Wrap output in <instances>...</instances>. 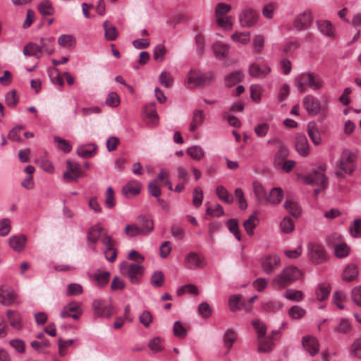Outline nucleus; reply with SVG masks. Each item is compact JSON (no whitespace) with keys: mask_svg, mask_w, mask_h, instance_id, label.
Returning <instances> with one entry per match:
<instances>
[{"mask_svg":"<svg viewBox=\"0 0 361 361\" xmlns=\"http://www.w3.org/2000/svg\"><path fill=\"white\" fill-rule=\"evenodd\" d=\"M187 154L196 161L200 160L204 156L203 149L198 145H194L187 149Z\"/></svg>","mask_w":361,"mask_h":361,"instance_id":"42","label":"nucleus"},{"mask_svg":"<svg viewBox=\"0 0 361 361\" xmlns=\"http://www.w3.org/2000/svg\"><path fill=\"white\" fill-rule=\"evenodd\" d=\"M105 205L109 208H113L116 204L115 194L113 188L109 187L105 193Z\"/></svg>","mask_w":361,"mask_h":361,"instance_id":"57","label":"nucleus"},{"mask_svg":"<svg viewBox=\"0 0 361 361\" xmlns=\"http://www.w3.org/2000/svg\"><path fill=\"white\" fill-rule=\"evenodd\" d=\"M228 303L231 311L235 312L240 310L242 308L241 305H243L241 295H231L229 298Z\"/></svg>","mask_w":361,"mask_h":361,"instance_id":"55","label":"nucleus"},{"mask_svg":"<svg viewBox=\"0 0 361 361\" xmlns=\"http://www.w3.org/2000/svg\"><path fill=\"white\" fill-rule=\"evenodd\" d=\"M148 347L153 353H159L164 348V341L160 337H154L149 341Z\"/></svg>","mask_w":361,"mask_h":361,"instance_id":"44","label":"nucleus"},{"mask_svg":"<svg viewBox=\"0 0 361 361\" xmlns=\"http://www.w3.org/2000/svg\"><path fill=\"white\" fill-rule=\"evenodd\" d=\"M104 30L107 40L114 41L117 38L118 31L113 24H104Z\"/></svg>","mask_w":361,"mask_h":361,"instance_id":"45","label":"nucleus"},{"mask_svg":"<svg viewBox=\"0 0 361 361\" xmlns=\"http://www.w3.org/2000/svg\"><path fill=\"white\" fill-rule=\"evenodd\" d=\"M97 150V146L94 144L80 146L77 149L78 156L87 158L93 156Z\"/></svg>","mask_w":361,"mask_h":361,"instance_id":"33","label":"nucleus"},{"mask_svg":"<svg viewBox=\"0 0 361 361\" xmlns=\"http://www.w3.org/2000/svg\"><path fill=\"white\" fill-rule=\"evenodd\" d=\"M23 53L25 56H36L37 59H39L42 49L37 44L30 42L24 47Z\"/></svg>","mask_w":361,"mask_h":361,"instance_id":"35","label":"nucleus"},{"mask_svg":"<svg viewBox=\"0 0 361 361\" xmlns=\"http://www.w3.org/2000/svg\"><path fill=\"white\" fill-rule=\"evenodd\" d=\"M231 6L225 3H218L215 8L216 23H228L226 15L231 11Z\"/></svg>","mask_w":361,"mask_h":361,"instance_id":"17","label":"nucleus"},{"mask_svg":"<svg viewBox=\"0 0 361 361\" xmlns=\"http://www.w3.org/2000/svg\"><path fill=\"white\" fill-rule=\"evenodd\" d=\"M259 14L252 8L245 9L240 17V21L244 23H256L259 19Z\"/></svg>","mask_w":361,"mask_h":361,"instance_id":"31","label":"nucleus"},{"mask_svg":"<svg viewBox=\"0 0 361 361\" xmlns=\"http://www.w3.org/2000/svg\"><path fill=\"white\" fill-rule=\"evenodd\" d=\"M302 276L301 271L296 267L290 266L284 268L282 271L271 280L274 289L280 290L292 284Z\"/></svg>","mask_w":361,"mask_h":361,"instance_id":"1","label":"nucleus"},{"mask_svg":"<svg viewBox=\"0 0 361 361\" xmlns=\"http://www.w3.org/2000/svg\"><path fill=\"white\" fill-rule=\"evenodd\" d=\"M243 78L241 71H234L228 74L225 78V84L228 87H232L240 82Z\"/></svg>","mask_w":361,"mask_h":361,"instance_id":"37","label":"nucleus"},{"mask_svg":"<svg viewBox=\"0 0 361 361\" xmlns=\"http://www.w3.org/2000/svg\"><path fill=\"white\" fill-rule=\"evenodd\" d=\"M308 135L311 138L312 142L318 145L321 143V136L318 129L314 123H310L307 127Z\"/></svg>","mask_w":361,"mask_h":361,"instance_id":"39","label":"nucleus"},{"mask_svg":"<svg viewBox=\"0 0 361 361\" xmlns=\"http://www.w3.org/2000/svg\"><path fill=\"white\" fill-rule=\"evenodd\" d=\"M349 231L353 238L361 237V219H356L352 222Z\"/></svg>","mask_w":361,"mask_h":361,"instance_id":"53","label":"nucleus"},{"mask_svg":"<svg viewBox=\"0 0 361 361\" xmlns=\"http://www.w3.org/2000/svg\"><path fill=\"white\" fill-rule=\"evenodd\" d=\"M281 264V258L276 255H266L262 258L261 266L267 274H271Z\"/></svg>","mask_w":361,"mask_h":361,"instance_id":"9","label":"nucleus"},{"mask_svg":"<svg viewBox=\"0 0 361 361\" xmlns=\"http://www.w3.org/2000/svg\"><path fill=\"white\" fill-rule=\"evenodd\" d=\"M38 11L42 16H51L54 12V8L49 0L42 1L38 6Z\"/></svg>","mask_w":361,"mask_h":361,"instance_id":"49","label":"nucleus"},{"mask_svg":"<svg viewBox=\"0 0 361 361\" xmlns=\"http://www.w3.org/2000/svg\"><path fill=\"white\" fill-rule=\"evenodd\" d=\"M110 278V274L108 271H102L99 273H95L94 274L93 279L99 286H106Z\"/></svg>","mask_w":361,"mask_h":361,"instance_id":"50","label":"nucleus"},{"mask_svg":"<svg viewBox=\"0 0 361 361\" xmlns=\"http://www.w3.org/2000/svg\"><path fill=\"white\" fill-rule=\"evenodd\" d=\"M212 50L216 58L221 60L228 56L229 47L222 42H217L213 44Z\"/></svg>","mask_w":361,"mask_h":361,"instance_id":"26","label":"nucleus"},{"mask_svg":"<svg viewBox=\"0 0 361 361\" xmlns=\"http://www.w3.org/2000/svg\"><path fill=\"white\" fill-rule=\"evenodd\" d=\"M203 200V191L200 187H195L193 190L192 203L198 207L201 205Z\"/></svg>","mask_w":361,"mask_h":361,"instance_id":"63","label":"nucleus"},{"mask_svg":"<svg viewBox=\"0 0 361 361\" xmlns=\"http://www.w3.org/2000/svg\"><path fill=\"white\" fill-rule=\"evenodd\" d=\"M231 39L236 42L243 44H247L250 40V32H235L231 35Z\"/></svg>","mask_w":361,"mask_h":361,"instance_id":"52","label":"nucleus"},{"mask_svg":"<svg viewBox=\"0 0 361 361\" xmlns=\"http://www.w3.org/2000/svg\"><path fill=\"white\" fill-rule=\"evenodd\" d=\"M305 310L300 306L294 305L288 311V316L293 319H300L305 314Z\"/></svg>","mask_w":361,"mask_h":361,"instance_id":"51","label":"nucleus"},{"mask_svg":"<svg viewBox=\"0 0 361 361\" xmlns=\"http://www.w3.org/2000/svg\"><path fill=\"white\" fill-rule=\"evenodd\" d=\"M326 166L321 165L313 169L309 173L299 176L305 183L317 186L319 188L314 191V196H317L321 190H324L328 185V178L325 176Z\"/></svg>","mask_w":361,"mask_h":361,"instance_id":"2","label":"nucleus"},{"mask_svg":"<svg viewBox=\"0 0 361 361\" xmlns=\"http://www.w3.org/2000/svg\"><path fill=\"white\" fill-rule=\"evenodd\" d=\"M356 156L352 152L345 149L341 157L339 169L345 173H352L355 169Z\"/></svg>","mask_w":361,"mask_h":361,"instance_id":"7","label":"nucleus"},{"mask_svg":"<svg viewBox=\"0 0 361 361\" xmlns=\"http://www.w3.org/2000/svg\"><path fill=\"white\" fill-rule=\"evenodd\" d=\"M85 176L80 165L76 162L68 161L66 163V171L63 173V178L67 182L77 181L80 177Z\"/></svg>","mask_w":361,"mask_h":361,"instance_id":"8","label":"nucleus"},{"mask_svg":"<svg viewBox=\"0 0 361 361\" xmlns=\"http://www.w3.org/2000/svg\"><path fill=\"white\" fill-rule=\"evenodd\" d=\"M329 293V285L325 283L320 284L315 291L316 298L318 300H324L328 298Z\"/></svg>","mask_w":361,"mask_h":361,"instance_id":"48","label":"nucleus"},{"mask_svg":"<svg viewBox=\"0 0 361 361\" xmlns=\"http://www.w3.org/2000/svg\"><path fill=\"white\" fill-rule=\"evenodd\" d=\"M137 223L140 226L142 235H147L152 231L154 228L153 221L148 216H140L136 219Z\"/></svg>","mask_w":361,"mask_h":361,"instance_id":"21","label":"nucleus"},{"mask_svg":"<svg viewBox=\"0 0 361 361\" xmlns=\"http://www.w3.org/2000/svg\"><path fill=\"white\" fill-rule=\"evenodd\" d=\"M308 252L309 257L313 263L319 264L326 259L324 247L320 245L309 244Z\"/></svg>","mask_w":361,"mask_h":361,"instance_id":"13","label":"nucleus"},{"mask_svg":"<svg viewBox=\"0 0 361 361\" xmlns=\"http://www.w3.org/2000/svg\"><path fill=\"white\" fill-rule=\"evenodd\" d=\"M252 326L257 333L258 339L265 337L267 326L262 322L254 320L252 322Z\"/></svg>","mask_w":361,"mask_h":361,"instance_id":"60","label":"nucleus"},{"mask_svg":"<svg viewBox=\"0 0 361 361\" xmlns=\"http://www.w3.org/2000/svg\"><path fill=\"white\" fill-rule=\"evenodd\" d=\"M284 297L293 301L300 302L303 299V293L300 290L288 289L284 293Z\"/></svg>","mask_w":361,"mask_h":361,"instance_id":"54","label":"nucleus"},{"mask_svg":"<svg viewBox=\"0 0 361 361\" xmlns=\"http://www.w3.org/2000/svg\"><path fill=\"white\" fill-rule=\"evenodd\" d=\"M206 264L204 259L195 252H189L185 258V266L190 269H201Z\"/></svg>","mask_w":361,"mask_h":361,"instance_id":"12","label":"nucleus"},{"mask_svg":"<svg viewBox=\"0 0 361 361\" xmlns=\"http://www.w3.org/2000/svg\"><path fill=\"white\" fill-rule=\"evenodd\" d=\"M27 238L25 235H14L10 238L9 245L16 252H22L26 245Z\"/></svg>","mask_w":361,"mask_h":361,"instance_id":"22","label":"nucleus"},{"mask_svg":"<svg viewBox=\"0 0 361 361\" xmlns=\"http://www.w3.org/2000/svg\"><path fill=\"white\" fill-rule=\"evenodd\" d=\"M258 212H255L250 216V217L244 222L243 226L247 235H252L254 234V228L257 226L259 222L258 218Z\"/></svg>","mask_w":361,"mask_h":361,"instance_id":"28","label":"nucleus"},{"mask_svg":"<svg viewBox=\"0 0 361 361\" xmlns=\"http://www.w3.org/2000/svg\"><path fill=\"white\" fill-rule=\"evenodd\" d=\"M288 155V149L283 146L281 147L275 157V164L277 166H281L282 162L286 160Z\"/></svg>","mask_w":361,"mask_h":361,"instance_id":"59","label":"nucleus"},{"mask_svg":"<svg viewBox=\"0 0 361 361\" xmlns=\"http://www.w3.org/2000/svg\"><path fill=\"white\" fill-rule=\"evenodd\" d=\"M159 80L161 85L166 88L171 87L173 82L171 74L166 71H163L160 73Z\"/></svg>","mask_w":361,"mask_h":361,"instance_id":"58","label":"nucleus"},{"mask_svg":"<svg viewBox=\"0 0 361 361\" xmlns=\"http://www.w3.org/2000/svg\"><path fill=\"white\" fill-rule=\"evenodd\" d=\"M214 78V75L211 72L202 73L200 71L191 69L188 72L185 82L189 88H195L209 84Z\"/></svg>","mask_w":361,"mask_h":361,"instance_id":"3","label":"nucleus"},{"mask_svg":"<svg viewBox=\"0 0 361 361\" xmlns=\"http://www.w3.org/2000/svg\"><path fill=\"white\" fill-rule=\"evenodd\" d=\"M87 235L89 241L92 243H95L99 239L102 240L104 235H108L104 232V228L99 225L92 226L88 231Z\"/></svg>","mask_w":361,"mask_h":361,"instance_id":"27","label":"nucleus"},{"mask_svg":"<svg viewBox=\"0 0 361 361\" xmlns=\"http://www.w3.org/2000/svg\"><path fill=\"white\" fill-rule=\"evenodd\" d=\"M358 275L357 267L354 264H348L342 274L343 281L350 282L355 281Z\"/></svg>","mask_w":361,"mask_h":361,"instance_id":"24","label":"nucleus"},{"mask_svg":"<svg viewBox=\"0 0 361 361\" xmlns=\"http://www.w3.org/2000/svg\"><path fill=\"white\" fill-rule=\"evenodd\" d=\"M270 71L271 68L267 64L259 66L254 63L249 68L250 75L255 78H264Z\"/></svg>","mask_w":361,"mask_h":361,"instance_id":"19","label":"nucleus"},{"mask_svg":"<svg viewBox=\"0 0 361 361\" xmlns=\"http://www.w3.org/2000/svg\"><path fill=\"white\" fill-rule=\"evenodd\" d=\"M7 317L11 326L16 330H20L23 328L22 317L19 312L8 310Z\"/></svg>","mask_w":361,"mask_h":361,"instance_id":"25","label":"nucleus"},{"mask_svg":"<svg viewBox=\"0 0 361 361\" xmlns=\"http://www.w3.org/2000/svg\"><path fill=\"white\" fill-rule=\"evenodd\" d=\"M286 210L293 217L298 218L300 216L301 212L297 202L292 200H286L283 204Z\"/></svg>","mask_w":361,"mask_h":361,"instance_id":"32","label":"nucleus"},{"mask_svg":"<svg viewBox=\"0 0 361 361\" xmlns=\"http://www.w3.org/2000/svg\"><path fill=\"white\" fill-rule=\"evenodd\" d=\"M216 194L221 200L225 203L231 204L233 200L232 195H231L228 190L222 185H219L216 189Z\"/></svg>","mask_w":361,"mask_h":361,"instance_id":"38","label":"nucleus"},{"mask_svg":"<svg viewBox=\"0 0 361 361\" xmlns=\"http://www.w3.org/2000/svg\"><path fill=\"white\" fill-rule=\"evenodd\" d=\"M227 227L229 231L235 235V237L240 240V232L238 228V224L235 219H230L226 222Z\"/></svg>","mask_w":361,"mask_h":361,"instance_id":"61","label":"nucleus"},{"mask_svg":"<svg viewBox=\"0 0 361 361\" xmlns=\"http://www.w3.org/2000/svg\"><path fill=\"white\" fill-rule=\"evenodd\" d=\"M142 185L138 181L133 180L123 187L122 192L126 197H130L139 194Z\"/></svg>","mask_w":361,"mask_h":361,"instance_id":"18","label":"nucleus"},{"mask_svg":"<svg viewBox=\"0 0 361 361\" xmlns=\"http://www.w3.org/2000/svg\"><path fill=\"white\" fill-rule=\"evenodd\" d=\"M282 307V304L279 301L269 300L262 304V310L264 312L275 313Z\"/></svg>","mask_w":361,"mask_h":361,"instance_id":"36","label":"nucleus"},{"mask_svg":"<svg viewBox=\"0 0 361 361\" xmlns=\"http://www.w3.org/2000/svg\"><path fill=\"white\" fill-rule=\"evenodd\" d=\"M283 197V190L281 188H274L269 192L267 203L278 204L281 202Z\"/></svg>","mask_w":361,"mask_h":361,"instance_id":"30","label":"nucleus"},{"mask_svg":"<svg viewBox=\"0 0 361 361\" xmlns=\"http://www.w3.org/2000/svg\"><path fill=\"white\" fill-rule=\"evenodd\" d=\"M145 113L149 119L152 126H156L158 121V114L154 109V103H152L145 107Z\"/></svg>","mask_w":361,"mask_h":361,"instance_id":"41","label":"nucleus"},{"mask_svg":"<svg viewBox=\"0 0 361 361\" xmlns=\"http://www.w3.org/2000/svg\"><path fill=\"white\" fill-rule=\"evenodd\" d=\"M102 242L106 246L104 252L106 259L111 262H114L117 256V251L114 248V241L111 236L104 235Z\"/></svg>","mask_w":361,"mask_h":361,"instance_id":"14","label":"nucleus"},{"mask_svg":"<svg viewBox=\"0 0 361 361\" xmlns=\"http://www.w3.org/2000/svg\"><path fill=\"white\" fill-rule=\"evenodd\" d=\"M302 345L304 348L310 354L311 356H314L319 352V341L318 340L312 336H307L302 338Z\"/></svg>","mask_w":361,"mask_h":361,"instance_id":"16","label":"nucleus"},{"mask_svg":"<svg viewBox=\"0 0 361 361\" xmlns=\"http://www.w3.org/2000/svg\"><path fill=\"white\" fill-rule=\"evenodd\" d=\"M252 188L257 201L260 203H267L268 196L264 187L259 182L255 181L252 183Z\"/></svg>","mask_w":361,"mask_h":361,"instance_id":"29","label":"nucleus"},{"mask_svg":"<svg viewBox=\"0 0 361 361\" xmlns=\"http://www.w3.org/2000/svg\"><path fill=\"white\" fill-rule=\"evenodd\" d=\"M237 340L236 332L233 329H228L224 335V344L227 349V353L231 349L233 344Z\"/></svg>","mask_w":361,"mask_h":361,"instance_id":"34","label":"nucleus"},{"mask_svg":"<svg viewBox=\"0 0 361 361\" xmlns=\"http://www.w3.org/2000/svg\"><path fill=\"white\" fill-rule=\"evenodd\" d=\"M120 270L121 274L127 276L132 283L137 284L143 275L144 267L139 264H129L123 262L121 264Z\"/></svg>","mask_w":361,"mask_h":361,"instance_id":"6","label":"nucleus"},{"mask_svg":"<svg viewBox=\"0 0 361 361\" xmlns=\"http://www.w3.org/2000/svg\"><path fill=\"white\" fill-rule=\"evenodd\" d=\"M14 290L9 286L3 285L0 286V303L6 306L12 305L16 300Z\"/></svg>","mask_w":361,"mask_h":361,"instance_id":"15","label":"nucleus"},{"mask_svg":"<svg viewBox=\"0 0 361 361\" xmlns=\"http://www.w3.org/2000/svg\"><path fill=\"white\" fill-rule=\"evenodd\" d=\"M280 228L283 233H290L295 228V224L289 216H285L280 223Z\"/></svg>","mask_w":361,"mask_h":361,"instance_id":"46","label":"nucleus"},{"mask_svg":"<svg viewBox=\"0 0 361 361\" xmlns=\"http://www.w3.org/2000/svg\"><path fill=\"white\" fill-rule=\"evenodd\" d=\"M92 305L94 313L98 316L109 318L114 313V307L105 300H95Z\"/></svg>","mask_w":361,"mask_h":361,"instance_id":"11","label":"nucleus"},{"mask_svg":"<svg viewBox=\"0 0 361 361\" xmlns=\"http://www.w3.org/2000/svg\"><path fill=\"white\" fill-rule=\"evenodd\" d=\"M296 82L300 92H305L307 87H310L314 90H319L323 85V81L320 77L312 73L300 74L296 78Z\"/></svg>","mask_w":361,"mask_h":361,"instance_id":"4","label":"nucleus"},{"mask_svg":"<svg viewBox=\"0 0 361 361\" xmlns=\"http://www.w3.org/2000/svg\"><path fill=\"white\" fill-rule=\"evenodd\" d=\"M295 149L297 152L302 155L307 156L309 154L310 149L306 136L303 134H298L295 137Z\"/></svg>","mask_w":361,"mask_h":361,"instance_id":"20","label":"nucleus"},{"mask_svg":"<svg viewBox=\"0 0 361 361\" xmlns=\"http://www.w3.org/2000/svg\"><path fill=\"white\" fill-rule=\"evenodd\" d=\"M272 348L273 343L271 338L264 337L258 339V351L259 353H269Z\"/></svg>","mask_w":361,"mask_h":361,"instance_id":"40","label":"nucleus"},{"mask_svg":"<svg viewBox=\"0 0 361 361\" xmlns=\"http://www.w3.org/2000/svg\"><path fill=\"white\" fill-rule=\"evenodd\" d=\"M164 282V275L161 271H154L151 277V284L154 287H161Z\"/></svg>","mask_w":361,"mask_h":361,"instance_id":"56","label":"nucleus"},{"mask_svg":"<svg viewBox=\"0 0 361 361\" xmlns=\"http://www.w3.org/2000/svg\"><path fill=\"white\" fill-rule=\"evenodd\" d=\"M205 113L203 110H195L192 114V118L190 124V131H195L204 122Z\"/></svg>","mask_w":361,"mask_h":361,"instance_id":"23","label":"nucleus"},{"mask_svg":"<svg viewBox=\"0 0 361 361\" xmlns=\"http://www.w3.org/2000/svg\"><path fill=\"white\" fill-rule=\"evenodd\" d=\"M60 46L66 48H72L75 45V39L71 35H62L58 38Z\"/></svg>","mask_w":361,"mask_h":361,"instance_id":"47","label":"nucleus"},{"mask_svg":"<svg viewBox=\"0 0 361 361\" xmlns=\"http://www.w3.org/2000/svg\"><path fill=\"white\" fill-rule=\"evenodd\" d=\"M303 106L307 113L312 116L321 114L325 116L328 111L326 100L322 103L317 98L312 95H307L303 98Z\"/></svg>","mask_w":361,"mask_h":361,"instance_id":"5","label":"nucleus"},{"mask_svg":"<svg viewBox=\"0 0 361 361\" xmlns=\"http://www.w3.org/2000/svg\"><path fill=\"white\" fill-rule=\"evenodd\" d=\"M125 234L129 238H134L138 235H142L140 226L137 223L131 224L126 226L124 228Z\"/></svg>","mask_w":361,"mask_h":361,"instance_id":"43","label":"nucleus"},{"mask_svg":"<svg viewBox=\"0 0 361 361\" xmlns=\"http://www.w3.org/2000/svg\"><path fill=\"white\" fill-rule=\"evenodd\" d=\"M350 353L355 357L361 358V338L356 339L350 347Z\"/></svg>","mask_w":361,"mask_h":361,"instance_id":"64","label":"nucleus"},{"mask_svg":"<svg viewBox=\"0 0 361 361\" xmlns=\"http://www.w3.org/2000/svg\"><path fill=\"white\" fill-rule=\"evenodd\" d=\"M351 330V324L346 319H342L339 325L334 329L335 332L338 334H347Z\"/></svg>","mask_w":361,"mask_h":361,"instance_id":"62","label":"nucleus"},{"mask_svg":"<svg viewBox=\"0 0 361 361\" xmlns=\"http://www.w3.org/2000/svg\"><path fill=\"white\" fill-rule=\"evenodd\" d=\"M82 314V304L78 302H72L63 307L61 312V317H71L75 320H78Z\"/></svg>","mask_w":361,"mask_h":361,"instance_id":"10","label":"nucleus"}]
</instances>
